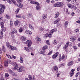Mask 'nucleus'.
<instances>
[{"mask_svg":"<svg viewBox=\"0 0 80 80\" xmlns=\"http://www.w3.org/2000/svg\"><path fill=\"white\" fill-rule=\"evenodd\" d=\"M29 28L30 30H34V28L33 26L31 24H29Z\"/></svg>","mask_w":80,"mask_h":80,"instance_id":"nucleus-21","label":"nucleus"},{"mask_svg":"<svg viewBox=\"0 0 80 80\" xmlns=\"http://www.w3.org/2000/svg\"><path fill=\"white\" fill-rule=\"evenodd\" d=\"M35 5H37V6L40 5L39 4V3L37 2H35Z\"/></svg>","mask_w":80,"mask_h":80,"instance_id":"nucleus-61","label":"nucleus"},{"mask_svg":"<svg viewBox=\"0 0 80 80\" xmlns=\"http://www.w3.org/2000/svg\"><path fill=\"white\" fill-rule=\"evenodd\" d=\"M35 2L34 1H31L30 2V3H31V4H35Z\"/></svg>","mask_w":80,"mask_h":80,"instance_id":"nucleus-58","label":"nucleus"},{"mask_svg":"<svg viewBox=\"0 0 80 80\" xmlns=\"http://www.w3.org/2000/svg\"><path fill=\"white\" fill-rule=\"evenodd\" d=\"M18 66H15L13 68L14 70H17L18 72H22L23 71V67L20 66V67H18Z\"/></svg>","mask_w":80,"mask_h":80,"instance_id":"nucleus-1","label":"nucleus"},{"mask_svg":"<svg viewBox=\"0 0 80 80\" xmlns=\"http://www.w3.org/2000/svg\"><path fill=\"white\" fill-rule=\"evenodd\" d=\"M73 61H70L68 62V66H71V65H73Z\"/></svg>","mask_w":80,"mask_h":80,"instance_id":"nucleus-25","label":"nucleus"},{"mask_svg":"<svg viewBox=\"0 0 80 80\" xmlns=\"http://www.w3.org/2000/svg\"><path fill=\"white\" fill-rule=\"evenodd\" d=\"M20 23V21L18 20H16L14 22V25L15 26H17L18 25V23Z\"/></svg>","mask_w":80,"mask_h":80,"instance_id":"nucleus-28","label":"nucleus"},{"mask_svg":"<svg viewBox=\"0 0 80 80\" xmlns=\"http://www.w3.org/2000/svg\"><path fill=\"white\" fill-rule=\"evenodd\" d=\"M8 72H9V73H11L13 76H17V74L14 72H12V70H11L10 69H8Z\"/></svg>","mask_w":80,"mask_h":80,"instance_id":"nucleus-8","label":"nucleus"},{"mask_svg":"<svg viewBox=\"0 0 80 80\" xmlns=\"http://www.w3.org/2000/svg\"><path fill=\"white\" fill-rule=\"evenodd\" d=\"M46 42L47 45H50V42H49V40H47Z\"/></svg>","mask_w":80,"mask_h":80,"instance_id":"nucleus-56","label":"nucleus"},{"mask_svg":"<svg viewBox=\"0 0 80 80\" xmlns=\"http://www.w3.org/2000/svg\"><path fill=\"white\" fill-rule=\"evenodd\" d=\"M2 48L3 52H5V46H2Z\"/></svg>","mask_w":80,"mask_h":80,"instance_id":"nucleus-52","label":"nucleus"},{"mask_svg":"<svg viewBox=\"0 0 80 80\" xmlns=\"http://www.w3.org/2000/svg\"><path fill=\"white\" fill-rule=\"evenodd\" d=\"M19 10H20V8H18L15 11V12L16 13H18V12H19Z\"/></svg>","mask_w":80,"mask_h":80,"instance_id":"nucleus-55","label":"nucleus"},{"mask_svg":"<svg viewBox=\"0 0 80 80\" xmlns=\"http://www.w3.org/2000/svg\"><path fill=\"white\" fill-rule=\"evenodd\" d=\"M11 65H13V66H16V67H18V64L15 62H11Z\"/></svg>","mask_w":80,"mask_h":80,"instance_id":"nucleus-11","label":"nucleus"},{"mask_svg":"<svg viewBox=\"0 0 80 80\" xmlns=\"http://www.w3.org/2000/svg\"><path fill=\"white\" fill-rule=\"evenodd\" d=\"M58 60L59 61H61V54L59 55Z\"/></svg>","mask_w":80,"mask_h":80,"instance_id":"nucleus-49","label":"nucleus"},{"mask_svg":"<svg viewBox=\"0 0 80 80\" xmlns=\"http://www.w3.org/2000/svg\"><path fill=\"white\" fill-rule=\"evenodd\" d=\"M68 21H66L64 23V27L65 28H67L68 26Z\"/></svg>","mask_w":80,"mask_h":80,"instance_id":"nucleus-22","label":"nucleus"},{"mask_svg":"<svg viewBox=\"0 0 80 80\" xmlns=\"http://www.w3.org/2000/svg\"><path fill=\"white\" fill-rule=\"evenodd\" d=\"M1 28H3L4 27V23L2 22H1Z\"/></svg>","mask_w":80,"mask_h":80,"instance_id":"nucleus-46","label":"nucleus"},{"mask_svg":"<svg viewBox=\"0 0 80 80\" xmlns=\"http://www.w3.org/2000/svg\"><path fill=\"white\" fill-rule=\"evenodd\" d=\"M29 79L30 80H33V78H32V76L31 75H28Z\"/></svg>","mask_w":80,"mask_h":80,"instance_id":"nucleus-43","label":"nucleus"},{"mask_svg":"<svg viewBox=\"0 0 80 80\" xmlns=\"http://www.w3.org/2000/svg\"><path fill=\"white\" fill-rule=\"evenodd\" d=\"M5 77H8L9 76V75L8 73H5Z\"/></svg>","mask_w":80,"mask_h":80,"instance_id":"nucleus-57","label":"nucleus"},{"mask_svg":"<svg viewBox=\"0 0 80 80\" xmlns=\"http://www.w3.org/2000/svg\"><path fill=\"white\" fill-rule=\"evenodd\" d=\"M14 33L13 32H11L10 33V35L11 36V37L12 38H15V36H14Z\"/></svg>","mask_w":80,"mask_h":80,"instance_id":"nucleus-19","label":"nucleus"},{"mask_svg":"<svg viewBox=\"0 0 80 80\" xmlns=\"http://www.w3.org/2000/svg\"><path fill=\"white\" fill-rule=\"evenodd\" d=\"M67 6L68 8H71V9H74V10H76L77 8V7H76V5L75 4H72L70 3H68L67 4Z\"/></svg>","mask_w":80,"mask_h":80,"instance_id":"nucleus-3","label":"nucleus"},{"mask_svg":"<svg viewBox=\"0 0 80 80\" xmlns=\"http://www.w3.org/2000/svg\"><path fill=\"white\" fill-rule=\"evenodd\" d=\"M48 37H49V38H51V37H52V34H50V33H49V34H48Z\"/></svg>","mask_w":80,"mask_h":80,"instance_id":"nucleus-62","label":"nucleus"},{"mask_svg":"<svg viewBox=\"0 0 80 80\" xmlns=\"http://www.w3.org/2000/svg\"><path fill=\"white\" fill-rule=\"evenodd\" d=\"M36 10H40V6L39 5L36 6Z\"/></svg>","mask_w":80,"mask_h":80,"instance_id":"nucleus-41","label":"nucleus"},{"mask_svg":"<svg viewBox=\"0 0 80 80\" xmlns=\"http://www.w3.org/2000/svg\"><path fill=\"white\" fill-rule=\"evenodd\" d=\"M11 50H17V48L15 47H14L13 46H11L10 48Z\"/></svg>","mask_w":80,"mask_h":80,"instance_id":"nucleus-23","label":"nucleus"},{"mask_svg":"<svg viewBox=\"0 0 80 80\" xmlns=\"http://www.w3.org/2000/svg\"><path fill=\"white\" fill-rule=\"evenodd\" d=\"M12 32H13V33H17V30L15 29V28H13L12 29Z\"/></svg>","mask_w":80,"mask_h":80,"instance_id":"nucleus-37","label":"nucleus"},{"mask_svg":"<svg viewBox=\"0 0 80 80\" xmlns=\"http://www.w3.org/2000/svg\"><path fill=\"white\" fill-rule=\"evenodd\" d=\"M79 30H80V29L77 28L74 30V32L75 33H78L79 32Z\"/></svg>","mask_w":80,"mask_h":80,"instance_id":"nucleus-47","label":"nucleus"},{"mask_svg":"<svg viewBox=\"0 0 80 80\" xmlns=\"http://www.w3.org/2000/svg\"><path fill=\"white\" fill-rule=\"evenodd\" d=\"M16 17L17 18H22V16L20 14L17 15Z\"/></svg>","mask_w":80,"mask_h":80,"instance_id":"nucleus-39","label":"nucleus"},{"mask_svg":"<svg viewBox=\"0 0 80 80\" xmlns=\"http://www.w3.org/2000/svg\"><path fill=\"white\" fill-rule=\"evenodd\" d=\"M11 63V60L10 59H8L5 62H4V64L6 67L7 66L8 64H10Z\"/></svg>","mask_w":80,"mask_h":80,"instance_id":"nucleus-5","label":"nucleus"},{"mask_svg":"<svg viewBox=\"0 0 80 80\" xmlns=\"http://www.w3.org/2000/svg\"><path fill=\"white\" fill-rule=\"evenodd\" d=\"M48 16L47 14H44L42 15V17L43 18V19H45V18H47Z\"/></svg>","mask_w":80,"mask_h":80,"instance_id":"nucleus-35","label":"nucleus"},{"mask_svg":"<svg viewBox=\"0 0 80 80\" xmlns=\"http://www.w3.org/2000/svg\"><path fill=\"white\" fill-rule=\"evenodd\" d=\"M2 28V29H1V35H3V32H5V31H6V29H7V28H6L3 27Z\"/></svg>","mask_w":80,"mask_h":80,"instance_id":"nucleus-10","label":"nucleus"},{"mask_svg":"<svg viewBox=\"0 0 80 80\" xmlns=\"http://www.w3.org/2000/svg\"><path fill=\"white\" fill-rule=\"evenodd\" d=\"M27 16L28 17H30L31 18H32V14L28 13V14H27Z\"/></svg>","mask_w":80,"mask_h":80,"instance_id":"nucleus-44","label":"nucleus"},{"mask_svg":"<svg viewBox=\"0 0 80 80\" xmlns=\"http://www.w3.org/2000/svg\"><path fill=\"white\" fill-rule=\"evenodd\" d=\"M24 49L25 50H26V51H27V52H30V50L29 49H28V48L27 47H25L24 48Z\"/></svg>","mask_w":80,"mask_h":80,"instance_id":"nucleus-29","label":"nucleus"},{"mask_svg":"<svg viewBox=\"0 0 80 80\" xmlns=\"http://www.w3.org/2000/svg\"><path fill=\"white\" fill-rule=\"evenodd\" d=\"M39 30L41 32H42V31H43V28L42 26H41L39 28Z\"/></svg>","mask_w":80,"mask_h":80,"instance_id":"nucleus-40","label":"nucleus"},{"mask_svg":"<svg viewBox=\"0 0 80 80\" xmlns=\"http://www.w3.org/2000/svg\"><path fill=\"white\" fill-rule=\"evenodd\" d=\"M54 31H55L54 29H52L50 31L49 33H50V34L52 35V34H53V32H54Z\"/></svg>","mask_w":80,"mask_h":80,"instance_id":"nucleus-42","label":"nucleus"},{"mask_svg":"<svg viewBox=\"0 0 80 80\" xmlns=\"http://www.w3.org/2000/svg\"><path fill=\"white\" fill-rule=\"evenodd\" d=\"M0 6L1 7V8H2V9H4L5 10V7L4 5L2 4H0Z\"/></svg>","mask_w":80,"mask_h":80,"instance_id":"nucleus-36","label":"nucleus"},{"mask_svg":"<svg viewBox=\"0 0 80 80\" xmlns=\"http://www.w3.org/2000/svg\"><path fill=\"white\" fill-rule=\"evenodd\" d=\"M77 0H71V4H74L77 2Z\"/></svg>","mask_w":80,"mask_h":80,"instance_id":"nucleus-31","label":"nucleus"},{"mask_svg":"<svg viewBox=\"0 0 80 80\" xmlns=\"http://www.w3.org/2000/svg\"><path fill=\"white\" fill-rule=\"evenodd\" d=\"M6 55L7 56L8 58H10V59H12V57H11V56L8 55V54H7Z\"/></svg>","mask_w":80,"mask_h":80,"instance_id":"nucleus-48","label":"nucleus"},{"mask_svg":"<svg viewBox=\"0 0 80 80\" xmlns=\"http://www.w3.org/2000/svg\"><path fill=\"white\" fill-rule=\"evenodd\" d=\"M59 15H60V13L57 12L55 14V18H58V17H59Z\"/></svg>","mask_w":80,"mask_h":80,"instance_id":"nucleus-33","label":"nucleus"},{"mask_svg":"<svg viewBox=\"0 0 80 80\" xmlns=\"http://www.w3.org/2000/svg\"><path fill=\"white\" fill-rule=\"evenodd\" d=\"M19 62L20 63H23V58L22 56L20 57V61Z\"/></svg>","mask_w":80,"mask_h":80,"instance_id":"nucleus-20","label":"nucleus"},{"mask_svg":"<svg viewBox=\"0 0 80 80\" xmlns=\"http://www.w3.org/2000/svg\"><path fill=\"white\" fill-rule=\"evenodd\" d=\"M52 43L54 45H56V44H57L58 43L57 41V40H55L53 41Z\"/></svg>","mask_w":80,"mask_h":80,"instance_id":"nucleus-38","label":"nucleus"},{"mask_svg":"<svg viewBox=\"0 0 80 80\" xmlns=\"http://www.w3.org/2000/svg\"><path fill=\"white\" fill-rule=\"evenodd\" d=\"M48 48V46L47 45H45L42 48L43 50H46Z\"/></svg>","mask_w":80,"mask_h":80,"instance_id":"nucleus-30","label":"nucleus"},{"mask_svg":"<svg viewBox=\"0 0 80 80\" xmlns=\"http://www.w3.org/2000/svg\"><path fill=\"white\" fill-rule=\"evenodd\" d=\"M13 22L12 21H11L10 22V27H12L13 26Z\"/></svg>","mask_w":80,"mask_h":80,"instance_id":"nucleus-51","label":"nucleus"},{"mask_svg":"<svg viewBox=\"0 0 80 80\" xmlns=\"http://www.w3.org/2000/svg\"><path fill=\"white\" fill-rule=\"evenodd\" d=\"M35 39L37 42H40L41 41V39L38 37H37L35 38Z\"/></svg>","mask_w":80,"mask_h":80,"instance_id":"nucleus-27","label":"nucleus"},{"mask_svg":"<svg viewBox=\"0 0 80 80\" xmlns=\"http://www.w3.org/2000/svg\"><path fill=\"white\" fill-rule=\"evenodd\" d=\"M63 5V2H58L54 4L53 5V7H61Z\"/></svg>","mask_w":80,"mask_h":80,"instance_id":"nucleus-2","label":"nucleus"},{"mask_svg":"<svg viewBox=\"0 0 80 80\" xmlns=\"http://www.w3.org/2000/svg\"><path fill=\"white\" fill-rule=\"evenodd\" d=\"M60 21V19H57L53 23H54V24H57V23H58Z\"/></svg>","mask_w":80,"mask_h":80,"instance_id":"nucleus-16","label":"nucleus"},{"mask_svg":"<svg viewBox=\"0 0 80 80\" xmlns=\"http://www.w3.org/2000/svg\"><path fill=\"white\" fill-rule=\"evenodd\" d=\"M67 58V57L65 56V55L63 54L61 57V59L63 60H65Z\"/></svg>","mask_w":80,"mask_h":80,"instance_id":"nucleus-34","label":"nucleus"},{"mask_svg":"<svg viewBox=\"0 0 80 80\" xmlns=\"http://www.w3.org/2000/svg\"><path fill=\"white\" fill-rule=\"evenodd\" d=\"M17 6L19 8H22L23 7V4L21 3H19L18 4Z\"/></svg>","mask_w":80,"mask_h":80,"instance_id":"nucleus-26","label":"nucleus"},{"mask_svg":"<svg viewBox=\"0 0 80 80\" xmlns=\"http://www.w3.org/2000/svg\"><path fill=\"white\" fill-rule=\"evenodd\" d=\"M58 54H59V53L58 52H57L56 53H55L54 54L52 55V58L53 59H55L58 55Z\"/></svg>","mask_w":80,"mask_h":80,"instance_id":"nucleus-6","label":"nucleus"},{"mask_svg":"<svg viewBox=\"0 0 80 80\" xmlns=\"http://www.w3.org/2000/svg\"><path fill=\"white\" fill-rule=\"evenodd\" d=\"M52 70L53 72H58V67H57V66H54L53 69H52Z\"/></svg>","mask_w":80,"mask_h":80,"instance_id":"nucleus-7","label":"nucleus"},{"mask_svg":"<svg viewBox=\"0 0 80 80\" xmlns=\"http://www.w3.org/2000/svg\"><path fill=\"white\" fill-rule=\"evenodd\" d=\"M58 73L57 74V77H60V75L61 73V72H60V71H58Z\"/></svg>","mask_w":80,"mask_h":80,"instance_id":"nucleus-45","label":"nucleus"},{"mask_svg":"<svg viewBox=\"0 0 80 80\" xmlns=\"http://www.w3.org/2000/svg\"><path fill=\"white\" fill-rule=\"evenodd\" d=\"M23 30H24L23 28L21 27L19 30V32L20 33H22L23 31Z\"/></svg>","mask_w":80,"mask_h":80,"instance_id":"nucleus-24","label":"nucleus"},{"mask_svg":"<svg viewBox=\"0 0 80 80\" xmlns=\"http://www.w3.org/2000/svg\"><path fill=\"white\" fill-rule=\"evenodd\" d=\"M64 11L65 12H68V9L66 8H65L64 10Z\"/></svg>","mask_w":80,"mask_h":80,"instance_id":"nucleus-63","label":"nucleus"},{"mask_svg":"<svg viewBox=\"0 0 80 80\" xmlns=\"http://www.w3.org/2000/svg\"><path fill=\"white\" fill-rule=\"evenodd\" d=\"M52 52H53V51L52 50H51L50 51L49 53L48 54V55H50L52 53Z\"/></svg>","mask_w":80,"mask_h":80,"instance_id":"nucleus-53","label":"nucleus"},{"mask_svg":"<svg viewBox=\"0 0 80 80\" xmlns=\"http://www.w3.org/2000/svg\"><path fill=\"white\" fill-rule=\"evenodd\" d=\"M12 2L13 3H14L15 5H17V3L16 2V1H15V0H12Z\"/></svg>","mask_w":80,"mask_h":80,"instance_id":"nucleus-54","label":"nucleus"},{"mask_svg":"<svg viewBox=\"0 0 80 80\" xmlns=\"http://www.w3.org/2000/svg\"><path fill=\"white\" fill-rule=\"evenodd\" d=\"M5 9H2V8H0V14H2V13H3L4 12V10Z\"/></svg>","mask_w":80,"mask_h":80,"instance_id":"nucleus-32","label":"nucleus"},{"mask_svg":"<svg viewBox=\"0 0 80 80\" xmlns=\"http://www.w3.org/2000/svg\"><path fill=\"white\" fill-rule=\"evenodd\" d=\"M6 18H8V19H9V18H10V16L8 15H7L6 16Z\"/></svg>","mask_w":80,"mask_h":80,"instance_id":"nucleus-59","label":"nucleus"},{"mask_svg":"<svg viewBox=\"0 0 80 80\" xmlns=\"http://www.w3.org/2000/svg\"><path fill=\"white\" fill-rule=\"evenodd\" d=\"M24 44L26 45H27L28 47H29L32 45V41L30 40H28L24 42Z\"/></svg>","mask_w":80,"mask_h":80,"instance_id":"nucleus-4","label":"nucleus"},{"mask_svg":"<svg viewBox=\"0 0 80 80\" xmlns=\"http://www.w3.org/2000/svg\"><path fill=\"white\" fill-rule=\"evenodd\" d=\"M25 33L26 34H28V35H32V32L30 30H26L25 31Z\"/></svg>","mask_w":80,"mask_h":80,"instance_id":"nucleus-9","label":"nucleus"},{"mask_svg":"<svg viewBox=\"0 0 80 80\" xmlns=\"http://www.w3.org/2000/svg\"><path fill=\"white\" fill-rule=\"evenodd\" d=\"M6 45L8 48H10V47L11 46V45H10V43H9V42H7Z\"/></svg>","mask_w":80,"mask_h":80,"instance_id":"nucleus-17","label":"nucleus"},{"mask_svg":"<svg viewBox=\"0 0 80 80\" xmlns=\"http://www.w3.org/2000/svg\"><path fill=\"white\" fill-rule=\"evenodd\" d=\"M69 42H67L65 45L64 46L63 48L64 49H67V48H68L69 45Z\"/></svg>","mask_w":80,"mask_h":80,"instance_id":"nucleus-18","label":"nucleus"},{"mask_svg":"<svg viewBox=\"0 0 80 80\" xmlns=\"http://www.w3.org/2000/svg\"><path fill=\"white\" fill-rule=\"evenodd\" d=\"M45 52H46V50L45 49H42L41 51L40 52V54H42L43 55H45Z\"/></svg>","mask_w":80,"mask_h":80,"instance_id":"nucleus-15","label":"nucleus"},{"mask_svg":"<svg viewBox=\"0 0 80 80\" xmlns=\"http://www.w3.org/2000/svg\"><path fill=\"white\" fill-rule=\"evenodd\" d=\"M76 12L77 13H80V10L79 9H77L76 11Z\"/></svg>","mask_w":80,"mask_h":80,"instance_id":"nucleus-64","label":"nucleus"},{"mask_svg":"<svg viewBox=\"0 0 80 80\" xmlns=\"http://www.w3.org/2000/svg\"><path fill=\"white\" fill-rule=\"evenodd\" d=\"M61 26L62 24H58L57 25V27H58L59 28L60 27H61Z\"/></svg>","mask_w":80,"mask_h":80,"instance_id":"nucleus-60","label":"nucleus"},{"mask_svg":"<svg viewBox=\"0 0 80 80\" xmlns=\"http://www.w3.org/2000/svg\"><path fill=\"white\" fill-rule=\"evenodd\" d=\"M20 39L22 42H24V41L27 40L26 38L24 36H21L20 38Z\"/></svg>","mask_w":80,"mask_h":80,"instance_id":"nucleus-12","label":"nucleus"},{"mask_svg":"<svg viewBox=\"0 0 80 80\" xmlns=\"http://www.w3.org/2000/svg\"><path fill=\"white\" fill-rule=\"evenodd\" d=\"M75 71V69H73L71 70V73L70 74V76L71 77H72L73 75L74 74V72Z\"/></svg>","mask_w":80,"mask_h":80,"instance_id":"nucleus-13","label":"nucleus"},{"mask_svg":"<svg viewBox=\"0 0 80 80\" xmlns=\"http://www.w3.org/2000/svg\"><path fill=\"white\" fill-rule=\"evenodd\" d=\"M75 37L74 36L71 37L70 38V41L72 42H75Z\"/></svg>","mask_w":80,"mask_h":80,"instance_id":"nucleus-14","label":"nucleus"},{"mask_svg":"<svg viewBox=\"0 0 80 80\" xmlns=\"http://www.w3.org/2000/svg\"><path fill=\"white\" fill-rule=\"evenodd\" d=\"M7 1L8 3H12V0H7Z\"/></svg>","mask_w":80,"mask_h":80,"instance_id":"nucleus-50","label":"nucleus"}]
</instances>
